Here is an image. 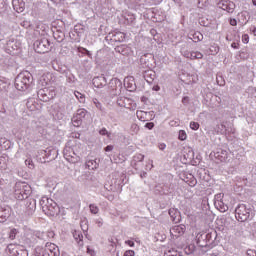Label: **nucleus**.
Listing matches in <instances>:
<instances>
[{
    "mask_svg": "<svg viewBox=\"0 0 256 256\" xmlns=\"http://www.w3.org/2000/svg\"><path fill=\"white\" fill-rule=\"evenodd\" d=\"M92 83L94 87H96L97 89H101L102 87H105V85H107V78H105V76L103 75L97 76L93 78Z\"/></svg>",
    "mask_w": 256,
    "mask_h": 256,
    "instance_id": "nucleus-12",
    "label": "nucleus"
},
{
    "mask_svg": "<svg viewBox=\"0 0 256 256\" xmlns=\"http://www.w3.org/2000/svg\"><path fill=\"white\" fill-rule=\"evenodd\" d=\"M54 38L58 41V43H61V41H63V37L57 36V34H54Z\"/></svg>",
    "mask_w": 256,
    "mask_h": 256,
    "instance_id": "nucleus-59",
    "label": "nucleus"
},
{
    "mask_svg": "<svg viewBox=\"0 0 256 256\" xmlns=\"http://www.w3.org/2000/svg\"><path fill=\"white\" fill-rule=\"evenodd\" d=\"M124 256H135V251L127 250L124 252Z\"/></svg>",
    "mask_w": 256,
    "mask_h": 256,
    "instance_id": "nucleus-46",
    "label": "nucleus"
},
{
    "mask_svg": "<svg viewBox=\"0 0 256 256\" xmlns=\"http://www.w3.org/2000/svg\"><path fill=\"white\" fill-rule=\"evenodd\" d=\"M213 237L214 239L217 238V232H210L206 234V243H209V241H213Z\"/></svg>",
    "mask_w": 256,
    "mask_h": 256,
    "instance_id": "nucleus-32",
    "label": "nucleus"
},
{
    "mask_svg": "<svg viewBox=\"0 0 256 256\" xmlns=\"http://www.w3.org/2000/svg\"><path fill=\"white\" fill-rule=\"evenodd\" d=\"M72 235L79 247H83V233H81V231L74 230Z\"/></svg>",
    "mask_w": 256,
    "mask_h": 256,
    "instance_id": "nucleus-18",
    "label": "nucleus"
},
{
    "mask_svg": "<svg viewBox=\"0 0 256 256\" xmlns=\"http://www.w3.org/2000/svg\"><path fill=\"white\" fill-rule=\"evenodd\" d=\"M160 151H165V148L167 147V145H165V143L159 144L158 145Z\"/></svg>",
    "mask_w": 256,
    "mask_h": 256,
    "instance_id": "nucleus-60",
    "label": "nucleus"
},
{
    "mask_svg": "<svg viewBox=\"0 0 256 256\" xmlns=\"http://www.w3.org/2000/svg\"><path fill=\"white\" fill-rule=\"evenodd\" d=\"M72 121L74 123V127H80L81 123H83V119L79 116H73Z\"/></svg>",
    "mask_w": 256,
    "mask_h": 256,
    "instance_id": "nucleus-26",
    "label": "nucleus"
},
{
    "mask_svg": "<svg viewBox=\"0 0 256 256\" xmlns=\"http://www.w3.org/2000/svg\"><path fill=\"white\" fill-rule=\"evenodd\" d=\"M168 213L173 223H179V221H181V215L179 214V210L171 208Z\"/></svg>",
    "mask_w": 256,
    "mask_h": 256,
    "instance_id": "nucleus-15",
    "label": "nucleus"
},
{
    "mask_svg": "<svg viewBox=\"0 0 256 256\" xmlns=\"http://www.w3.org/2000/svg\"><path fill=\"white\" fill-rule=\"evenodd\" d=\"M9 217V212L7 210H4L0 208V219H7Z\"/></svg>",
    "mask_w": 256,
    "mask_h": 256,
    "instance_id": "nucleus-39",
    "label": "nucleus"
},
{
    "mask_svg": "<svg viewBox=\"0 0 256 256\" xmlns=\"http://www.w3.org/2000/svg\"><path fill=\"white\" fill-rule=\"evenodd\" d=\"M19 247H20L19 245L9 244L7 246L6 251H7L8 255H10V256H17V253L19 251Z\"/></svg>",
    "mask_w": 256,
    "mask_h": 256,
    "instance_id": "nucleus-19",
    "label": "nucleus"
},
{
    "mask_svg": "<svg viewBox=\"0 0 256 256\" xmlns=\"http://www.w3.org/2000/svg\"><path fill=\"white\" fill-rule=\"evenodd\" d=\"M20 48L21 42L13 38L9 39L5 45V51L9 55H15V51H19Z\"/></svg>",
    "mask_w": 256,
    "mask_h": 256,
    "instance_id": "nucleus-9",
    "label": "nucleus"
},
{
    "mask_svg": "<svg viewBox=\"0 0 256 256\" xmlns=\"http://www.w3.org/2000/svg\"><path fill=\"white\" fill-rule=\"evenodd\" d=\"M216 207L221 211V213H225V211H229V206L223 203V201L218 200L215 202Z\"/></svg>",
    "mask_w": 256,
    "mask_h": 256,
    "instance_id": "nucleus-22",
    "label": "nucleus"
},
{
    "mask_svg": "<svg viewBox=\"0 0 256 256\" xmlns=\"http://www.w3.org/2000/svg\"><path fill=\"white\" fill-rule=\"evenodd\" d=\"M74 95L80 103H85V95L81 94L79 91H75Z\"/></svg>",
    "mask_w": 256,
    "mask_h": 256,
    "instance_id": "nucleus-33",
    "label": "nucleus"
},
{
    "mask_svg": "<svg viewBox=\"0 0 256 256\" xmlns=\"http://www.w3.org/2000/svg\"><path fill=\"white\" fill-rule=\"evenodd\" d=\"M242 41H243V43H249V35L248 34H244L242 36Z\"/></svg>",
    "mask_w": 256,
    "mask_h": 256,
    "instance_id": "nucleus-49",
    "label": "nucleus"
},
{
    "mask_svg": "<svg viewBox=\"0 0 256 256\" xmlns=\"http://www.w3.org/2000/svg\"><path fill=\"white\" fill-rule=\"evenodd\" d=\"M185 231H187V226H185V224H180L173 226L170 230V233L175 237H180V235H184Z\"/></svg>",
    "mask_w": 256,
    "mask_h": 256,
    "instance_id": "nucleus-11",
    "label": "nucleus"
},
{
    "mask_svg": "<svg viewBox=\"0 0 256 256\" xmlns=\"http://www.w3.org/2000/svg\"><path fill=\"white\" fill-rule=\"evenodd\" d=\"M33 235L34 237L40 239L41 241H47V234H45V232L35 231Z\"/></svg>",
    "mask_w": 256,
    "mask_h": 256,
    "instance_id": "nucleus-23",
    "label": "nucleus"
},
{
    "mask_svg": "<svg viewBox=\"0 0 256 256\" xmlns=\"http://www.w3.org/2000/svg\"><path fill=\"white\" fill-rule=\"evenodd\" d=\"M34 50L36 53H49L51 51V43L49 42L48 38H41L34 42Z\"/></svg>",
    "mask_w": 256,
    "mask_h": 256,
    "instance_id": "nucleus-6",
    "label": "nucleus"
},
{
    "mask_svg": "<svg viewBox=\"0 0 256 256\" xmlns=\"http://www.w3.org/2000/svg\"><path fill=\"white\" fill-rule=\"evenodd\" d=\"M64 159L68 161V163H79V155L75 153V148L71 146H66L63 151Z\"/></svg>",
    "mask_w": 256,
    "mask_h": 256,
    "instance_id": "nucleus-8",
    "label": "nucleus"
},
{
    "mask_svg": "<svg viewBox=\"0 0 256 256\" xmlns=\"http://www.w3.org/2000/svg\"><path fill=\"white\" fill-rule=\"evenodd\" d=\"M216 81L217 84L220 85V87H223L225 85V79H223V76H217Z\"/></svg>",
    "mask_w": 256,
    "mask_h": 256,
    "instance_id": "nucleus-40",
    "label": "nucleus"
},
{
    "mask_svg": "<svg viewBox=\"0 0 256 256\" xmlns=\"http://www.w3.org/2000/svg\"><path fill=\"white\" fill-rule=\"evenodd\" d=\"M26 107L30 110V111H35V100L33 99H29L26 103Z\"/></svg>",
    "mask_w": 256,
    "mask_h": 256,
    "instance_id": "nucleus-29",
    "label": "nucleus"
},
{
    "mask_svg": "<svg viewBox=\"0 0 256 256\" xmlns=\"http://www.w3.org/2000/svg\"><path fill=\"white\" fill-rule=\"evenodd\" d=\"M99 135H102L103 137L106 136L108 139H111V132L107 131V128L100 129Z\"/></svg>",
    "mask_w": 256,
    "mask_h": 256,
    "instance_id": "nucleus-30",
    "label": "nucleus"
},
{
    "mask_svg": "<svg viewBox=\"0 0 256 256\" xmlns=\"http://www.w3.org/2000/svg\"><path fill=\"white\" fill-rule=\"evenodd\" d=\"M17 236V229H12L9 233V238L13 241V239H15V237Z\"/></svg>",
    "mask_w": 256,
    "mask_h": 256,
    "instance_id": "nucleus-43",
    "label": "nucleus"
},
{
    "mask_svg": "<svg viewBox=\"0 0 256 256\" xmlns=\"http://www.w3.org/2000/svg\"><path fill=\"white\" fill-rule=\"evenodd\" d=\"M124 87H126L127 91H135L137 89V85L135 84V78L128 77L124 80Z\"/></svg>",
    "mask_w": 256,
    "mask_h": 256,
    "instance_id": "nucleus-13",
    "label": "nucleus"
},
{
    "mask_svg": "<svg viewBox=\"0 0 256 256\" xmlns=\"http://www.w3.org/2000/svg\"><path fill=\"white\" fill-rule=\"evenodd\" d=\"M29 195H31V187L25 185L24 183H16L15 185V196L19 201H23V199H29Z\"/></svg>",
    "mask_w": 256,
    "mask_h": 256,
    "instance_id": "nucleus-4",
    "label": "nucleus"
},
{
    "mask_svg": "<svg viewBox=\"0 0 256 256\" xmlns=\"http://www.w3.org/2000/svg\"><path fill=\"white\" fill-rule=\"evenodd\" d=\"M85 115H87V110L85 109L77 110L76 117H79L80 119H84Z\"/></svg>",
    "mask_w": 256,
    "mask_h": 256,
    "instance_id": "nucleus-34",
    "label": "nucleus"
},
{
    "mask_svg": "<svg viewBox=\"0 0 256 256\" xmlns=\"http://www.w3.org/2000/svg\"><path fill=\"white\" fill-rule=\"evenodd\" d=\"M227 2L228 0H221L217 3V6L219 7V9L225 11V9L227 8Z\"/></svg>",
    "mask_w": 256,
    "mask_h": 256,
    "instance_id": "nucleus-36",
    "label": "nucleus"
},
{
    "mask_svg": "<svg viewBox=\"0 0 256 256\" xmlns=\"http://www.w3.org/2000/svg\"><path fill=\"white\" fill-rule=\"evenodd\" d=\"M126 245H129V247H135V242L131 241V240H127Z\"/></svg>",
    "mask_w": 256,
    "mask_h": 256,
    "instance_id": "nucleus-58",
    "label": "nucleus"
},
{
    "mask_svg": "<svg viewBox=\"0 0 256 256\" xmlns=\"http://www.w3.org/2000/svg\"><path fill=\"white\" fill-rule=\"evenodd\" d=\"M42 155H45V157H49V155H51V153H55V150H42L41 151Z\"/></svg>",
    "mask_w": 256,
    "mask_h": 256,
    "instance_id": "nucleus-44",
    "label": "nucleus"
},
{
    "mask_svg": "<svg viewBox=\"0 0 256 256\" xmlns=\"http://www.w3.org/2000/svg\"><path fill=\"white\" fill-rule=\"evenodd\" d=\"M82 50L84 51V53H86L87 57H91V52L89 50H87L86 48H82Z\"/></svg>",
    "mask_w": 256,
    "mask_h": 256,
    "instance_id": "nucleus-63",
    "label": "nucleus"
},
{
    "mask_svg": "<svg viewBox=\"0 0 256 256\" xmlns=\"http://www.w3.org/2000/svg\"><path fill=\"white\" fill-rule=\"evenodd\" d=\"M14 85L17 91H27L33 85V75L29 71L21 72L15 78Z\"/></svg>",
    "mask_w": 256,
    "mask_h": 256,
    "instance_id": "nucleus-1",
    "label": "nucleus"
},
{
    "mask_svg": "<svg viewBox=\"0 0 256 256\" xmlns=\"http://www.w3.org/2000/svg\"><path fill=\"white\" fill-rule=\"evenodd\" d=\"M89 209L93 215H97V213H99V207H97L95 204H90Z\"/></svg>",
    "mask_w": 256,
    "mask_h": 256,
    "instance_id": "nucleus-35",
    "label": "nucleus"
},
{
    "mask_svg": "<svg viewBox=\"0 0 256 256\" xmlns=\"http://www.w3.org/2000/svg\"><path fill=\"white\" fill-rule=\"evenodd\" d=\"M48 247H52L53 250L48 252V256H59V249L55 246V244H49Z\"/></svg>",
    "mask_w": 256,
    "mask_h": 256,
    "instance_id": "nucleus-25",
    "label": "nucleus"
},
{
    "mask_svg": "<svg viewBox=\"0 0 256 256\" xmlns=\"http://www.w3.org/2000/svg\"><path fill=\"white\" fill-rule=\"evenodd\" d=\"M199 127H200L199 122H195V121L190 122V129H192L193 131H197Z\"/></svg>",
    "mask_w": 256,
    "mask_h": 256,
    "instance_id": "nucleus-38",
    "label": "nucleus"
},
{
    "mask_svg": "<svg viewBox=\"0 0 256 256\" xmlns=\"http://www.w3.org/2000/svg\"><path fill=\"white\" fill-rule=\"evenodd\" d=\"M192 40H193L195 43H197V42H199V41H203V34H201L200 32H195V33L193 34Z\"/></svg>",
    "mask_w": 256,
    "mask_h": 256,
    "instance_id": "nucleus-28",
    "label": "nucleus"
},
{
    "mask_svg": "<svg viewBox=\"0 0 256 256\" xmlns=\"http://www.w3.org/2000/svg\"><path fill=\"white\" fill-rule=\"evenodd\" d=\"M208 0H198L199 5H207Z\"/></svg>",
    "mask_w": 256,
    "mask_h": 256,
    "instance_id": "nucleus-62",
    "label": "nucleus"
},
{
    "mask_svg": "<svg viewBox=\"0 0 256 256\" xmlns=\"http://www.w3.org/2000/svg\"><path fill=\"white\" fill-rule=\"evenodd\" d=\"M49 245H53V243H46V249L49 251V253H51V251H53V247L49 246Z\"/></svg>",
    "mask_w": 256,
    "mask_h": 256,
    "instance_id": "nucleus-55",
    "label": "nucleus"
},
{
    "mask_svg": "<svg viewBox=\"0 0 256 256\" xmlns=\"http://www.w3.org/2000/svg\"><path fill=\"white\" fill-rule=\"evenodd\" d=\"M143 159H145V155H143V154H136L133 157V162L134 163H141V162H143Z\"/></svg>",
    "mask_w": 256,
    "mask_h": 256,
    "instance_id": "nucleus-31",
    "label": "nucleus"
},
{
    "mask_svg": "<svg viewBox=\"0 0 256 256\" xmlns=\"http://www.w3.org/2000/svg\"><path fill=\"white\" fill-rule=\"evenodd\" d=\"M108 88L110 95H112L113 97L121 95V90L123 89V82H121V80L117 78H113L112 80H110Z\"/></svg>",
    "mask_w": 256,
    "mask_h": 256,
    "instance_id": "nucleus-7",
    "label": "nucleus"
},
{
    "mask_svg": "<svg viewBox=\"0 0 256 256\" xmlns=\"http://www.w3.org/2000/svg\"><path fill=\"white\" fill-rule=\"evenodd\" d=\"M45 235H46V241H49V239H53V237H55V232L48 231V232H45Z\"/></svg>",
    "mask_w": 256,
    "mask_h": 256,
    "instance_id": "nucleus-41",
    "label": "nucleus"
},
{
    "mask_svg": "<svg viewBox=\"0 0 256 256\" xmlns=\"http://www.w3.org/2000/svg\"><path fill=\"white\" fill-rule=\"evenodd\" d=\"M246 255L247 256H256V251L255 250H247V252H246Z\"/></svg>",
    "mask_w": 256,
    "mask_h": 256,
    "instance_id": "nucleus-48",
    "label": "nucleus"
},
{
    "mask_svg": "<svg viewBox=\"0 0 256 256\" xmlns=\"http://www.w3.org/2000/svg\"><path fill=\"white\" fill-rule=\"evenodd\" d=\"M136 115H137V117H140V119H143L142 115H147V112L140 111V112H137Z\"/></svg>",
    "mask_w": 256,
    "mask_h": 256,
    "instance_id": "nucleus-56",
    "label": "nucleus"
},
{
    "mask_svg": "<svg viewBox=\"0 0 256 256\" xmlns=\"http://www.w3.org/2000/svg\"><path fill=\"white\" fill-rule=\"evenodd\" d=\"M196 53V59H203V54L201 52H195Z\"/></svg>",
    "mask_w": 256,
    "mask_h": 256,
    "instance_id": "nucleus-61",
    "label": "nucleus"
},
{
    "mask_svg": "<svg viewBox=\"0 0 256 256\" xmlns=\"http://www.w3.org/2000/svg\"><path fill=\"white\" fill-rule=\"evenodd\" d=\"M109 35L110 37H112L113 41H116L118 43H122V41H125V33L123 32H112Z\"/></svg>",
    "mask_w": 256,
    "mask_h": 256,
    "instance_id": "nucleus-17",
    "label": "nucleus"
},
{
    "mask_svg": "<svg viewBox=\"0 0 256 256\" xmlns=\"http://www.w3.org/2000/svg\"><path fill=\"white\" fill-rule=\"evenodd\" d=\"M86 167H88L90 171H93L99 167V162H97V160H88L86 161Z\"/></svg>",
    "mask_w": 256,
    "mask_h": 256,
    "instance_id": "nucleus-21",
    "label": "nucleus"
},
{
    "mask_svg": "<svg viewBox=\"0 0 256 256\" xmlns=\"http://www.w3.org/2000/svg\"><path fill=\"white\" fill-rule=\"evenodd\" d=\"M40 205L45 215H48L49 217H55L59 215V205H57V202L53 201V199L47 198L46 202L45 200H42Z\"/></svg>",
    "mask_w": 256,
    "mask_h": 256,
    "instance_id": "nucleus-3",
    "label": "nucleus"
},
{
    "mask_svg": "<svg viewBox=\"0 0 256 256\" xmlns=\"http://www.w3.org/2000/svg\"><path fill=\"white\" fill-rule=\"evenodd\" d=\"M104 151H106V153H109L111 151H113V145H108L104 148Z\"/></svg>",
    "mask_w": 256,
    "mask_h": 256,
    "instance_id": "nucleus-53",
    "label": "nucleus"
},
{
    "mask_svg": "<svg viewBox=\"0 0 256 256\" xmlns=\"http://www.w3.org/2000/svg\"><path fill=\"white\" fill-rule=\"evenodd\" d=\"M16 256H29V252L27 251V249L20 246L18 248V252H17Z\"/></svg>",
    "mask_w": 256,
    "mask_h": 256,
    "instance_id": "nucleus-27",
    "label": "nucleus"
},
{
    "mask_svg": "<svg viewBox=\"0 0 256 256\" xmlns=\"http://www.w3.org/2000/svg\"><path fill=\"white\" fill-rule=\"evenodd\" d=\"M67 81L68 83H75V76L73 75L68 76Z\"/></svg>",
    "mask_w": 256,
    "mask_h": 256,
    "instance_id": "nucleus-54",
    "label": "nucleus"
},
{
    "mask_svg": "<svg viewBox=\"0 0 256 256\" xmlns=\"http://www.w3.org/2000/svg\"><path fill=\"white\" fill-rule=\"evenodd\" d=\"M225 11H227V13H233L235 11V4L233 1L228 0Z\"/></svg>",
    "mask_w": 256,
    "mask_h": 256,
    "instance_id": "nucleus-24",
    "label": "nucleus"
},
{
    "mask_svg": "<svg viewBox=\"0 0 256 256\" xmlns=\"http://www.w3.org/2000/svg\"><path fill=\"white\" fill-rule=\"evenodd\" d=\"M196 243L199 247H207V235H206V233L198 234L196 236Z\"/></svg>",
    "mask_w": 256,
    "mask_h": 256,
    "instance_id": "nucleus-16",
    "label": "nucleus"
},
{
    "mask_svg": "<svg viewBox=\"0 0 256 256\" xmlns=\"http://www.w3.org/2000/svg\"><path fill=\"white\" fill-rule=\"evenodd\" d=\"M235 217L237 221L245 223V221H251L255 217V212H253L250 204H239L235 209Z\"/></svg>",
    "mask_w": 256,
    "mask_h": 256,
    "instance_id": "nucleus-2",
    "label": "nucleus"
},
{
    "mask_svg": "<svg viewBox=\"0 0 256 256\" xmlns=\"http://www.w3.org/2000/svg\"><path fill=\"white\" fill-rule=\"evenodd\" d=\"M178 139L180 141H185V139H187V133L185 132V130H180L179 131Z\"/></svg>",
    "mask_w": 256,
    "mask_h": 256,
    "instance_id": "nucleus-37",
    "label": "nucleus"
},
{
    "mask_svg": "<svg viewBox=\"0 0 256 256\" xmlns=\"http://www.w3.org/2000/svg\"><path fill=\"white\" fill-rule=\"evenodd\" d=\"M146 129H149V131H151V129H153V127H155V123L153 122H148L145 124Z\"/></svg>",
    "mask_w": 256,
    "mask_h": 256,
    "instance_id": "nucleus-45",
    "label": "nucleus"
},
{
    "mask_svg": "<svg viewBox=\"0 0 256 256\" xmlns=\"http://www.w3.org/2000/svg\"><path fill=\"white\" fill-rule=\"evenodd\" d=\"M187 57H188V59H197L195 52H190V53H188V54H187Z\"/></svg>",
    "mask_w": 256,
    "mask_h": 256,
    "instance_id": "nucleus-51",
    "label": "nucleus"
},
{
    "mask_svg": "<svg viewBox=\"0 0 256 256\" xmlns=\"http://www.w3.org/2000/svg\"><path fill=\"white\" fill-rule=\"evenodd\" d=\"M144 79L147 83H153L155 79V72L149 70L144 73Z\"/></svg>",
    "mask_w": 256,
    "mask_h": 256,
    "instance_id": "nucleus-20",
    "label": "nucleus"
},
{
    "mask_svg": "<svg viewBox=\"0 0 256 256\" xmlns=\"http://www.w3.org/2000/svg\"><path fill=\"white\" fill-rule=\"evenodd\" d=\"M183 105H189V96H185L182 98Z\"/></svg>",
    "mask_w": 256,
    "mask_h": 256,
    "instance_id": "nucleus-50",
    "label": "nucleus"
},
{
    "mask_svg": "<svg viewBox=\"0 0 256 256\" xmlns=\"http://www.w3.org/2000/svg\"><path fill=\"white\" fill-rule=\"evenodd\" d=\"M224 155V156H221ZM221 154L219 152L216 153V157H220V161H225V158L227 157V152L226 151H222Z\"/></svg>",
    "mask_w": 256,
    "mask_h": 256,
    "instance_id": "nucleus-42",
    "label": "nucleus"
},
{
    "mask_svg": "<svg viewBox=\"0 0 256 256\" xmlns=\"http://www.w3.org/2000/svg\"><path fill=\"white\" fill-rule=\"evenodd\" d=\"M12 6L17 13L25 11V2L23 0H12Z\"/></svg>",
    "mask_w": 256,
    "mask_h": 256,
    "instance_id": "nucleus-14",
    "label": "nucleus"
},
{
    "mask_svg": "<svg viewBox=\"0 0 256 256\" xmlns=\"http://www.w3.org/2000/svg\"><path fill=\"white\" fill-rule=\"evenodd\" d=\"M56 95L57 92L55 91L54 87L42 88L37 92L38 99H40V101H43L44 103L51 101V99H55Z\"/></svg>",
    "mask_w": 256,
    "mask_h": 256,
    "instance_id": "nucleus-5",
    "label": "nucleus"
},
{
    "mask_svg": "<svg viewBox=\"0 0 256 256\" xmlns=\"http://www.w3.org/2000/svg\"><path fill=\"white\" fill-rule=\"evenodd\" d=\"M26 213L28 215H33L35 209H37V200L35 198H28L25 203Z\"/></svg>",
    "mask_w": 256,
    "mask_h": 256,
    "instance_id": "nucleus-10",
    "label": "nucleus"
},
{
    "mask_svg": "<svg viewBox=\"0 0 256 256\" xmlns=\"http://www.w3.org/2000/svg\"><path fill=\"white\" fill-rule=\"evenodd\" d=\"M93 102L96 105L97 109H101L102 105H101V102H99V100L94 99Z\"/></svg>",
    "mask_w": 256,
    "mask_h": 256,
    "instance_id": "nucleus-52",
    "label": "nucleus"
},
{
    "mask_svg": "<svg viewBox=\"0 0 256 256\" xmlns=\"http://www.w3.org/2000/svg\"><path fill=\"white\" fill-rule=\"evenodd\" d=\"M230 25H232V27H235L237 25V19L235 18L230 19Z\"/></svg>",
    "mask_w": 256,
    "mask_h": 256,
    "instance_id": "nucleus-57",
    "label": "nucleus"
},
{
    "mask_svg": "<svg viewBox=\"0 0 256 256\" xmlns=\"http://www.w3.org/2000/svg\"><path fill=\"white\" fill-rule=\"evenodd\" d=\"M131 129L134 133H139V126L137 124H132Z\"/></svg>",
    "mask_w": 256,
    "mask_h": 256,
    "instance_id": "nucleus-47",
    "label": "nucleus"
},
{
    "mask_svg": "<svg viewBox=\"0 0 256 256\" xmlns=\"http://www.w3.org/2000/svg\"><path fill=\"white\" fill-rule=\"evenodd\" d=\"M96 225L98 227H103V221L102 220H96Z\"/></svg>",
    "mask_w": 256,
    "mask_h": 256,
    "instance_id": "nucleus-64",
    "label": "nucleus"
}]
</instances>
